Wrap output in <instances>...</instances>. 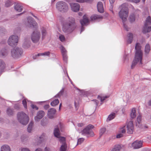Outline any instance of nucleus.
Returning <instances> with one entry per match:
<instances>
[{
    "mask_svg": "<svg viewBox=\"0 0 151 151\" xmlns=\"http://www.w3.org/2000/svg\"><path fill=\"white\" fill-rule=\"evenodd\" d=\"M75 19L73 17H69L67 20L62 27L64 32L70 34L73 32L76 27Z\"/></svg>",
    "mask_w": 151,
    "mask_h": 151,
    "instance_id": "obj_1",
    "label": "nucleus"
},
{
    "mask_svg": "<svg viewBox=\"0 0 151 151\" xmlns=\"http://www.w3.org/2000/svg\"><path fill=\"white\" fill-rule=\"evenodd\" d=\"M135 49L136 50L135 57L131 65L132 68H133L138 63H139L140 65H142V53L141 50V46L139 43H137L136 44Z\"/></svg>",
    "mask_w": 151,
    "mask_h": 151,
    "instance_id": "obj_2",
    "label": "nucleus"
},
{
    "mask_svg": "<svg viewBox=\"0 0 151 151\" xmlns=\"http://www.w3.org/2000/svg\"><path fill=\"white\" fill-rule=\"evenodd\" d=\"M120 7L121 9L119 13V16L124 22L126 21L128 16L129 10L127 5L126 3H124L120 6ZM123 23L124 24V23ZM124 26L125 28L126 27L124 24Z\"/></svg>",
    "mask_w": 151,
    "mask_h": 151,
    "instance_id": "obj_3",
    "label": "nucleus"
},
{
    "mask_svg": "<svg viewBox=\"0 0 151 151\" xmlns=\"http://www.w3.org/2000/svg\"><path fill=\"white\" fill-rule=\"evenodd\" d=\"M17 117L20 123L23 125L27 124L29 122V119L28 116L23 112L18 113Z\"/></svg>",
    "mask_w": 151,
    "mask_h": 151,
    "instance_id": "obj_4",
    "label": "nucleus"
},
{
    "mask_svg": "<svg viewBox=\"0 0 151 151\" xmlns=\"http://www.w3.org/2000/svg\"><path fill=\"white\" fill-rule=\"evenodd\" d=\"M56 7L59 11L62 12H66L68 10L67 4L63 1L58 2L56 4Z\"/></svg>",
    "mask_w": 151,
    "mask_h": 151,
    "instance_id": "obj_5",
    "label": "nucleus"
},
{
    "mask_svg": "<svg viewBox=\"0 0 151 151\" xmlns=\"http://www.w3.org/2000/svg\"><path fill=\"white\" fill-rule=\"evenodd\" d=\"M151 24V18L149 16L147 18L143 27L142 32L144 33L150 32L151 31V27L148 26Z\"/></svg>",
    "mask_w": 151,
    "mask_h": 151,
    "instance_id": "obj_6",
    "label": "nucleus"
},
{
    "mask_svg": "<svg viewBox=\"0 0 151 151\" xmlns=\"http://www.w3.org/2000/svg\"><path fill=\"white\" fill-rule=\"evenodd\" d=\"M94 126L91 124H89L87 127L84 129L82 132L83 134L88 135V137H93L94 136L93 132L91 129L94 128Z\"/></svg>",
    "mask_w": 151,
    "mask_h": 151,
    "instance_id": "obj_7",
    "label": "nucleus"
},
{
    "mask_svg": "<svg viewBox=\"0 0 151 151\" xmlns=\"http://www.w3.org/2000/svg\"><path fill=\"white\" fill-rule=\"evenodd\" d=\"M40 37V33L37 29L33 32L31 35V40L35 43L39 41Z\"/></svg>",
    "mask_w": 151,
    "mask_h": 151,
    "instance_id": "obj_8",
    "label": "nucleus"
},
{
    "mask_svg": "<svg viewBox=\"0 0 151 151\" xmlns=\"http://www.w3.org/2000/svg\"><path fill=\"white\" fill-rule=\"evenodd\" d=\"M18 41V37L16 35L10 36L8 40V44L10 46L13 47L17 45Z\"/></svg>",
    "mask_w": 151,
    "mask_h": 151,
    "instance_id": "obj_9",
    "label": "nucleus"
},
{
    "mask_svg": "<svg viewBox=\"0 0 151 151\" xmlns=\"http://www.w3.org/2000/svg\"><path fill=\"white\" fill-rule=\"evenodd\" d=\"M23 53V51L18 47L13 49L11 51L12 55L14 58L18 57L20 56Z\"/></svg>",
    "mask_w": 151,
    "mask_h": 151,
    "instance_id": "obj_10",
    "label": "nucleus"
},
{
    "mask_svg": "<svg viewBox=\"0 0 151 151\" xmlns=\"http://www.w3.org/2000/svg\"><path fill=\"white\" fill-rule=\"evenodd\" d=\"M127 133L129 134L133 133L134 131V126L132 121L131 120L127 122Z\"/></svg>",
    "mask_w": 151,
    "mask_h": 151,
    "instance_id": "obj_11",
    "label": "nucleus"
},
{
    "mask_svg": "<svg viewBox=\"0 0 151 151\" xmlns=\"http://www.w3.org/2000/svg\"><path fill=\"white\" fill-rule=\"evenodd\" d=\"M60 49L61 50V52L63 56V60L67 62L68 60V57L67 56V51L65 48L63 46H61Z\"/></svg>",
    "mask_w": 151,
    "mask_h": 151,
    "instance_id": "obj_12",
    "label": "nucleus"
},
{
    "mask_svg": "<svg viewBox=\"0 0 151 151\" xmlns=\"http://www.w3.org/2000/svg\"><path fill=\"white\" fill-rule=\"evenodd\" d=\"M70 4L71 9L73 11L77 12L79 10L80 6L79 4L72 3H70Z\"/></svg>",
    "mask_w": 151,
    "mask_h": 151,
    "instance_id": "obj_13",
    "label": "nucleus"
},
{
    "mask_svg": "<svg viewBox=\"0 0 151 151\" xmlns=\"http://www.w3.org/2000/svg\"><path fill=\"white\" fill-rule=\"evenodd\" d=\"M88 22L89 20L87 16L86 15L83 16V19L80 21V22L82 26L81 32L84 30V28L83 26L86 25Z\"/></svg>",
    "mask_w": 151,
    "mask_h": 151,
    "instance_id": "obj_14",
    "label": "nucleus"
},
{
    "mask_svg": "<svg viewBox=\"0 0 151 151\" xmlns=\"http://www.w3.org/2000/svg\"><path fill=\"white\" fill-rule=\"evenodd\" d=\"M142 144L141 141H136L132 144V146L134 149H138L142 147Z\"/></svg>",
    "mask_w": 151,
    "mask_h": 151,
    "instance_id": "obj_15",
    "label": "nucleus"
},
{
    "mask_svg": "<svg viewBox=\"0 0 151 151\" xmlns=\"http://www.w3.org/2000/svg\"><path fill=\"white\" fill-rule=\"evenodd\" d=\"M28 22L30 25V27H31L32 25L34 28H35V29H36L37 28V23L33 20L32 17H29L28 18Z\"/></svg>",
    "mask_w": 151,
    "mask_h": 151,
    "instance_id": "obj_16",
    "label": "nucleus"
},
{
    "mask_svg": "<svg viewBox=\"0 0 151 151\" xmlns=\"http://www.w3.org/2000/svg\"><path fill=\"white\" fill-rule=\"evenodd\" d=\"M45 113L42 111H39L37 113V116L35 117V120L38 121L39 119L42 118L44 115Z\"/></svg>",
    "mask_w": 151,
    "mask_h": 151,
    "instance_id": "obj_17",
    "label": "nucleus"
},
{
    "mask_svg": "<svg viewBox=\"0 0 151 151\" xmlns=\"http://www.w3.org/2000/svg\"><path fill=\"white\" fill-rule=\"evenodd\" d=\"M56 112V110L54 108H51L48 110L47 115L48 117L51 119L53 118Z\"/></svg>",
    "mask_w": 151,
    "mask_h": 151,
    "instance_id": "obj_18",
    "label": "nucleus"
},
{
    "mask_svg": "<svg viewBox=\"0 0 151 151\" xmlns=\"http://www.w3.org/2000/svg\"><path fill=\"white\" fill-rule=\"evenodd\" d=\"M98 11L100 13H103L104 12V9L102 3L101 2H98L97 5Z\"/></svg>",
    "mask_w": 151,
    "mask_h": 151,
    "instance_id": "obj_19",
    "label": "nucleus"
},
{
    "mask_svg": "<svg viewBox=\"0 0 151 151\" xmlns=\"http://www.w3.org/2000/svg\"><path fill=\"white\" fill-rule=\"evenodd\" d=\"M103 17L100 15L95 14L92 16L91 17V21L101 19H102Z\"/></svg>",
    "mask_w": 151,
    "mask_h": 151,
    "instance_id": "obj_20",
    "label": "nucleus"
},
{
    "mask_svg": "<svg viewBox=\"0 0 151 151\" xmlns=\"http://www.w3.org/2000/svg\"><path fill=\"white\" fill-rule=\"evenodd\" d=\"M14 9L17 11L20 12L22 11L23 7L20 4H17L15 6Z\"/></svg>",
    "mask_w": 151,
    "mask_h": 151,
    "instance_id": "obj_21",
    "label": "nucleus"
},
{
    "mask_svg": "<svg viewBox=\"0 0 151 151\" xmlns=\"http://www.w3.org/2000/svg\"><path fill=\"white\" fill-rule=\"evenodd\" d=\"M50 52L49 51L46 52L44 53H38L37 55H35V56L33 57V59H35L37 56L42 55H47L48 56L50 55Z\"/></svg>",
    "mask_w": 151,
    "mask_h": 151,
    "instance_id": "obj_22",
    "label": "nucleus"
},
{
    "mask_svg": "<svg viewBox=\"0 0 151 151\" xmlns=\"http://www.w3.org/2000/svg\"><path fill=\"white\" fill-rule=\"evenodd\" d=\"M41 32L42 33V38L43 40L45 37V36L47 35V32L46 29L42 27L41 29Z\"/></svg>",
    "mask_w": 151,
    "mask_h": 151,
    "instance_id": "obj_23",
    "label": "nucleus"
},
{
    "mask_svg": "<svg viewBox=\"0 0 151 151\" xmlns=\"http://www.w3.org/2000/svg\"><path fill=\"white\" fill-rule=\"evenodd\" d=\"M1 151H10V149L9 146L5 145L1 147Z\"/></svg>",
    "mask_w": 151,
    "mask_h": 151,
    "instance_id": "obj_24",
    "label": "nucleus"
},
{
    "mask_svg": "<svg viewBox=\"0 0 151 151\" xmlns=\"http://www.w3.org/2000/svg\"><path fill=\"white\" fill-rule=\"evenodd\" d=\"M54 134L55 136L59 138L60 137V133L59 129L58 128H55L54 130Z\"/></svg>",
    "mask_w": 151,
    "mask_h": 151,
    "instance_id": "obj_25",
    "label": "nucleus"
},
{
    "mask_svg": "<svg viewBox=\"0 0 151 151\" xmlns=\"http://www.w3.org/2000/svg\"><path fill=\"white\" fill-rule=\"evenodd\" d=\"M128 39L127 41V42L129 44L131 43L133 40V35L131 33H129L128 35Z\"/></svg>",
    "mask_w": 151,
    "mask_h": 151,
    "instance_id": "obj_26",
    "label": "nucleus"
},
{
    "mask_svg": "<svg viewBox=\"0 0 151 151\" xmlns=\"http://www.w3.org/2000/svg\"><path fill=\"white\" fill-rule=\"evenodd\" d=\"M136 111L135 108H133L131 111L130 114L131 117L132 118H134L136 117Z\"/></svg>",
    "mask_w": 151,
    "mask_h": 151,
    "instance_id": "obj_27",
    "label": "nucleus"
},
{
    "mask_svg": "<svg viewBox=\"0 0 151 151\" xmlns=\"http://www.w3.org/2000/svg\"><path fill=\"white\" fill-rule=\"evenodd\" d=\"M150 50V46L149 44H147L145 48V52L146 54H148Z\"/></svg>",
    "mask_w": 151,
    "mask_h": 151,
    "instance_id": "obj_28",
    "label": "nucleus"
},
{
    "mask_svg": "<svg viewBox=\"0 0 151 151\" xmlns=\"http://www.w3.org/2000/svg\"><path fill=\"white\" fill-rule=\"evenodd\" d=\"M122 147L120 145L115 146L111 151H120Z\"/></svg>",
    "mask_w": 151,
    "mask_h": 151,
    "instance_id": "obj_29",
    "label": "nucleus"
},
{
    "mask_svg": "<svg viewBox=\"0 0 151 151\" xmlns=\"http://www.w3.org/2000/svg\"><path fill=\"white\" fill-rule=\"evenodd\" d=\"M59 102V101L58 99H55L51 102V105L53 106H54L58 105Z\"/></svg>",
    "mask_w": 151,
    "mask_h": 151,
    "instance_id": "obj_30",
    "label": "nucleus"
},
{
    "mask_svg": "<svg viewBox=\"0 0 151 151\" xmlns=\"http://www.w3.org/2000/svg\"><path fill=\"white\" fill-rule=\"evenodd\" d=\"M5 67L4 63L1 60H0V71H1Z\"/></svg>",
    "mask_w": 151,
    "mask_h": 151,
    "instance_id": "obj_31",
    "label": "nucleus"
},
{
    "mask_svg": "<svg viewBox=\"0 0 151 151\" xmlns=\"http://www.w3.org/2000/svg\"><path fill=\"white\" fill-rule=\"evenodd\" d=\"M115 114L114 113H112L109 115L107 119V121H110L114 118L115 117Z\"/></svg>",
    "mask_w": 151,
    "mask_h": 151,
    "instance_id": "obj_32",
    "label": "nucleus"
},
{
    "mask_svg": "<svg viewBox=\"0 0 151 151\" xmlns=\"http://www.w3.org/2000/svg\"><path fill=\"white\" fill-rule=\"evenodd\" d=\"M142 120V118L141 116H139L137 118V122H136V125L138 127H140V124H141Z\"/></svg>",
    "mask_w": 151,
    "mask_h": 151,
    "instance_id": "obj_33",
    "label": "nucleus"
},
{
    "mask_svg": "<svg viewBox=\"0 0 151 151\" xmlns=\"http://www.w3.org/2000/svg\"><path fill=\"white\" fill-rule=\"evenodd\" d=\"M67 148V146L66 143L63 144L60 148V151H65Z\"/></svg>",
    "mask_w": 151,
    "mask_h": 151,
    "instance_id": "obj_34",
    "label": "nucleus"
},
{
    "mask_svg": "<svg viewBox=\"0 0 151 151\" xmlns=\"http://www.w3.org/2000/svg\"><path fill=\"white\" fill-rule=\"evenodd\" d=\"M33 124V122L32 121L30 122L29 125L27 128V131L28 132H31Z\"/></svg>",
    "mask_w": 151,
    "mask_h": 151,
    "instance_id": "obj_35",
    "label": "nucleus"
},
{
    "mask_svg": "<svg viewBox=\"0 0 151 151\" xmlns=\"http://www.w3.org/2000/svg\"><path fill=\"white\" fill-rule=\"evenodd\" d=\"M58 138L59 139V140L61 143L63 144L66 143L65 138V137L60 136L59 137V138Z\"/></svg>",
    "mask_w": 151,
    "mask_h": 151,
    "instance_id": "obj_36",
    "label": "nucleus"
},
{
    "mask_svg": "<svg viewBox=\"0 0 151 151\" xmlns=\"http://www.w3.org/2000/svg\"><path fill=\"white\" fill-rule=\"evenodd\" d=\"M93 0H76V1L79 3H83V2H87V3H91L93 1Z\"/></svg>",
    "mask_w": 151,
    "mask_h": 151,
    "instance_id": "obj_37",
    "label": "nucleus"
},
{
    "mask_svg": "<svg viewBox=\"0 0 151 151\" xmlns=\"http://www.w3.org/2000/svg\"><path fill=\"white\" fill-rule=\"evenodd\" d=\"M7 113L8 115H11L13 114V111L12 109L9 108L7 110Z\"/></svg>",
    "mask_w": 151,
    "mask_h": 151,
    "instance_id": "obj_38",
    "label": "nucleus"
},
{
    "mask_svg": "<svg viewBox=\"0 0 151 151\" xmlns=\"http://www.w3.org/2000/svg\"><path fill=\"white\" fill-rule=\"evenodd\" d=\"M130 21L132 22L134 21L135 20V16L134 14H132L130 15Z\"/></svg>",
    "mask_w": 151,
    "mask_h": 151,
    "instance_id": "obj_39",
    "label": "nucleus"
},
{
    "mask_svg": "<svg viewBox=\"0 0 151 151\" xmlns=\"http://www.w3.org/2000/svg\"><path fill=\"white\" fill-rule=\"evenodd\" d=\"M106 129L105 128H103L100 130L99 134L100 136H101L105 132Z\"/></svg>",
    "mask_w": 151,
    "mask_h": 151,
    "instance_id": "obj_40",
    "label": "nucleus"
},
{
    "mask_svg": "<svg viewBox=\"0 0 151 151\" xmlns=\"http://www.w3.org/2000/svg\"><path fill=\"white\" fill-rule=\"evenodd\" d=\"M125 127V126H124L122 128H121L120 129L119 131L120 133H121V134H125L126 132V130L124 128Z\"/></svg>",
    "mask_w": 151,
    "mask_h": 151,
    "instance_id": "obj_41",
    "label": "nucleus"
},
{
    "mask_svg": "<svg viewBox=\"0 0 151 151\" xmlns=\"http://www.w3.org/2000/svg\"><path fill=\"white\" fill-rule=\"evenodd\" d=\"M59 38L60 40L62 42L64 41L65 40V38L64 36L62 35H60Z\"/></svg>",
    "mask_w": 151,
    "mask_h": 151,
    "instance_id": "obj_42",
    "label": "nucleus"
},
{
    "mask_svg": "<svg viewBox=\"0 0 151 151\" xmlns=\"http://www.w3.org/2000/svg\"><path fill=\"white\" fill-rule=\"evenodd\" d=\"M22 104L24 107V108L27 109V103L26 101V99H24L22 101Z\"/></svg>",
    "mask_w": 151,
    "mask_h": 151,
    "instance_id": "obj_43",
    "label": "nucleus"
},
{
    "mask_svg": "<svg viewBox=\"0 0 151 151\" xmlns=\"http://www.w3.org/2000/svg\"><path fill=\"white\" fill-rule=\"evenodd\" d=\"M106 98L107 97L106 96L102 97L100 96H98L97 97L98 99H100L101 102H102L104 100H105Z\"/></svg>",
    "mask_w": 151,
    "mask_h": 151,
    "instance_id": "obj_44",
    "label": "nucleus"
},
{
    "mask_svg": "<svg viewBox=\"0 0 151 151\" xmlns=\"http://www.w3.org/2000/svg\"><path fill=\"white\" fill-rule=\"evenodd\" d=\"M12 5L11 1L8 0L6 1L5 4V5L6 7H8Z\"/></svg>",
    "mask_w": 151,
    "mask_h": 151,
    "instance_id": "obj_45",
    "label": "nucleus"
},
{
    "mask_svg": "<svg viewBox=\"0 0 151 151\" xmlns=\"http://www.w3.org/2000/svg\"><path fill=\"white\" fill-rule=\"evenodd\" d=\"M84 140V138H80L78 139V144H80Z\"/></svg>",
    "mask_w": 151,
    "mask_h": 151,
    "instance_id": "obj_46",
    "label": "nucleus"
},
{
    "mask_svg": "<svg viewBox=\"0 0 151 151\" xmlns=\"http://www.w3.org/2000/svg\"><path fill=\"white\" fill-rule=\"evenodd\" d=\"M1 52L3 56L7 54V52H6V50L5 49L2 50Z\"/></svg>",
    "mask_w": 151,
    "mask_h": 151,
    "instance_id": "obj_47",
    "label": "nucleus"
},
{
    "mask_svg": "<svg viewBox=\"0 0 151 151\" xmlns=\"http://www.w3.org/2000/svg\"><path fill=\"white\" fill-rule=\"evenodd\" d=\"M123 134H121V133H119L116 135V138H120L123 137Z\"/></svg>",
    "mask_w": 151,
    "mask_h": 151,
    "instance_id": "obj_48",
    "label": "nucleus"
},
{
    "mask_svg": "<svg viewBox=\"0 0 151 151\" xmlns=\"http://www.w3.org/2000/svg\"><path fill=\"white\" fill-rule=\"evenodd\" d=\"M127 1L134 2L136 3L139 2L140 0H127Z\"/></svg>",
    "mask_w": 151,
    "mask_h": 151,
    "instance_id": "obj_49",
    "label": "nucleus"
},
{
    "mask_svg": "<svg viewBox=\"0 0 151 151\" xmlns=\"http://www.w3.org/2000/svg\"><path fill=\"white\" fill-rule=\"evenodd\" d=\"M31 106L33 109H35L37 110L38 109V107H37L36 105H35L33 104H32Z\"/></svg>",
    "mask_w": 151,
    "mask_h": 151,
    "instance_id": "obj_50",
    "label": "nucleus"
},
{
    "mask_svg": "<svg viewBox=\"0 0 151 151\" xmlns=\"http://www.w3.org/2000/svg\"><path fill=\"white\" fill-rule=\"evenodd\" d=\"M41 124L42 125V126H44L45 125L46 123H45V122H44V119H43V120H42L41 121Z\"/></svg>",
    "mask_w": 151,
    "mask_h": 151,
    "instance_id": "obj_51",
    "label": "nucleus"
},
{
    "mask_svg": "<svg viewBox=\"0 0 151 151\" xmlns=\"http://www.w3.org/2000/svg\"><path fill=\"white\" fill-rule=\"evenodd\" d=\"M84 125V124L83 123H78V127H82Z\"/></svg>",
    "mask_w": 151,
    "mask_h": 151,
    "instance_id": "obj_52",
    "label": "nucleus"
},
{
    "mask_svg": "<svg viewBox=\"0 0 151 151\" xmlns=\"http://www.w3.org/2000/svg\"><path fill=\"white\" fill-rule=\"evenodd\" d=\"M22 151H30L27 148H23L21 150Z\"/></svg>",
    "mask_w": 151,
    "mask_h": 151,
    "instance_id": "obj_53",
    "label": "nucleus"
},
{
    "mask_svg": "<svg viewBox=\"0 0 151 151\" xmlns=\"http://www.w3.org/2000/svg\"><path fill=\"white\" fill-rule=\"evenodd\" d=\"M49 106L48 105H46L44 106V108L45 109H47L49 108Z\"/></svg>",
    "mask_w": 151,
    "mask_h": 151,
    "instance_id": "obj_54",
    "label": "nucleus"
},
{
    "mask_svg": "<svg viewBox=\"0 0 151 151\" xmlns=\"http://www.w3.org/2000/svg\"><path fill=\"white\" fill-rule=\"evenodd\" d=\"M111 4H113L115 1V0H109Z\"/></svg>",
    "mask_w": 151,
    "mask_h": 151,
    "instance_id": "obj_55",
    "label": "nucleus"
},
{
    "mask_svg": "<svg viewBox=\"0 0 151 151\" xmlns=\"http://www.w3.org/2000/svg\"><path fill=\"white\" fill-rule=\"evenodd\" d=\"M35 151H42V150L41 149L39 148L37 149Z\"/></svg>",
    "mask_w": 151,
    "mask_h": 151,
    "instance_id": "obj_56",
    "label": "nucleus"
},
{
    "mask_svg": "<svg viewBox=\"0 0 151 151\" xmlns=\"http://www.w3.org/2000/svg\"><path fill=\"white\" fill-rule=\"evenodd\" d=\"M78 15L80 16H81L83 15L82 13L81 12H79L78 13Z\"/></svg>",
    "mask_w": 151,
    "mask_h": 151,
    "instance_id": "obj_57",
    "label": "nucleus"
},
{
    "mask_svg": "<svg viewBox=\"0 0 151 151\" xmlns=\"http://www.w3.org/2000/svg\"><path fill=\"white\" fill-rule=\"evenodd\" d=\"M45 151H49V148L46 147L45 149Z\"/></svg>",
    "mask_w": 151,
    "mask_h": 151,
    "instance_id": "obj_58",
    "label": "nucleus"
},
{
    "mask_svg": "<svg viewBox=\"0 0 151 151\" xmlns=\"http://www.w3.org/2000/svg\"><path fill=\"white\" fill-rule=\"evenodd\" d=\"M44 136V134H42V135L41 136V137H40V139H41L43 138V136Z\"/></svg>",
    "mask_w": 151,
    "mask_h": 151,
    "instance_id": "obj_59",
    "label": "nucleus"
},
{
    "mask_svg": "<svg viewBox=\"0 0 151 151\" xmlns=\"http://www.w3.org/2000/svg\"><path fill=\"white\" fill-rule=\"evenodd\" d=\"M148 104L150 106H151V100L148 102Z\"/></svg>",
    "mask_w": 151,
    "mask_h": 151,
    "instance_id": "obj_60",
    "label": "nucleus"
},
{
    "mask_svg": "<svg viewBox=\"0 0 151 151\" xmlns=\"http://www.w3.org/2000/svg\"><path fill=\"white\" fill-rule=\"evenodd\" d=\"M60 93H59V94H58L55 96V97H60L59 95Z\"/></svg>",
    "mask_w": 151,
    "mask_h": 151,
    "instance_id": "obj_61",
    "label": "nucleus"
},
{
    "mask_svg": "<svg viewBox=\"0 0 151 151\" xmlns=\"http://www.w3.org/2000/svg\"><path fill=\"white\" fill-rule=\"evenodd\" d=\"M61 106H62V104L60 103V104L59 107V110H60V108H61Z\"/></svg>",
    "mask_w": 151,
    "mask_h": 151,
    "instance_id": "obj_62",
    "label": "nucleus"
},
{
    "mask_svg": "<svg viewBox=\"0 0 151 151\" xmlns=\"http://www.w3.org/2000/svg\"><path fill=\"white\" fill-rule=\"evenodd\" d=\"M145 128H147V126H145Z\"/></svg>",
    "mask_w": 151,
    "mask_h": 151,
    "instance_id": "obj_63",
    "label": "nucleus"
},
{
    "mask_svg": "<svg viewBox=\"0 0 151 151\" xmlns=\"http://www.w3.org/2000/svg\"><path fill=\"white\" fill-rule=\"evenodd\" d=\"M143 2H145V0H142Z\"/></svg>",
    "mask_w": 151,
    "mask_h": 151,
    "instance_id": "obj_64",
    "label": "nucleus"
}]
</instances>
